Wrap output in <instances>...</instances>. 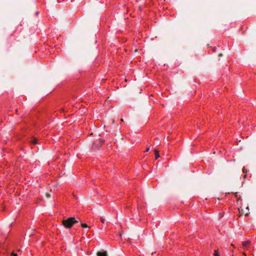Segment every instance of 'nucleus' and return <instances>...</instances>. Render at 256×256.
Returning a JSON list of instances; mask_svg holds the SVG:
<instances>
[{
    "instance_id": "1",
    "label": "nucleus",
    "mask_w": 256,
    "mask_h": 256,
    "mask_svg": "<svg viewBox=\"0 0 256 256\" xmlns=\"http://www.w3.org/2000/svg\"><path fill=\"white\" fill-rule=\"evenodd\" d=\"M77 222H78L76 220L75 218L71 217L66 220H63L62 224L66 228H70L74 224Z\"/></svg>"
},
{
    "instance_id": "9",
    "label": "nucleus",
    "mask_w": 256,
    "mask_h": 256,
    "mask_svg": "<svg viewBox=\"0 0 256 256\" xmlns=\"http://www.w3.org/2000/svg\"><path fill=\"white\" fill-rule=\"evenodd\" d=\"M150 150V148H148L146 149V150L144 151L145 152H148Z\"/></svg>"
},
{
    "instance_id": "3",
    "label": "nucleus",
    "mask_w": 256,
    "mask_h": 256,
    "mask_svg": "<svg viewBox=\"0 0 256 256\" xmlns=\"http://www.w3.org/2000/svg\"><path fill=\"white\" fill-rule=\"evenodd\" d=\"M98 256H107V252L106 251L98 252H97Z\"/></svg>"
},
{
    "instance_id": "7",
    "label": "nucleus",
    "mask_w": 256,
    "mask_h": 256,
    "mask_svg": "<svg viewBox=\"0 0 256 256\" xmlns=\"http://www.w3.org/2000/svg\"><path fill=\"white\" fill-rule=\"evenodd\" d=\"M100 220L102 222V223L104 224V222H105V219L104 218L101 217L100 218Z\"/></svg>"
},
{
    "instance_id": "5",
    "label": "nucleus",
    "mask_w": 256,
    "mask_h": 256,
    "mask_svg": "<svg viewBox=\"0 0 256 256\" xmlns=\"http://www.w3.org/2000/svg\"><path fill=\"white\" fill-rule=\"evenodd\" d=\"M214 256H220V255L219 254V252H218V250H214Z\"/></svg>"
},
{
    "instance_id": "11",
    "label": "nucleus",
    "mask_w": 256,
    "mask_h": 256,
    "mask_svg": "<svg viewBox=\"0 0 256 256\" xmlns=\"http://www.w3.org/2000/svg\"><path fill=\"white\" fill-rule=\"evenodd\" d=\"M34 144H36V140H34Z\"/></svg>"
},
{
    "instance_id": "10",
    "label": "nucleus",
    "mask_w": 256,
    "mask_h": 256,
    "mask_svg": "<svg viewBox=\"0 0 256 256\" xmlns=\"http://www.w3.org/2000/svg\"><path fill=\"white\" fill-rule=\"evenodd\" d=\"M242 170H243V172L244 173L246 170L245 169V168H244Z\"/></svg>"
},
{
    "instance_id": "2",
    "label": "nucleus",
    "mask_w": 256,
    "mask_h": 256,
    "mask_svg": "<svg viewBox=\"0 0 256 256\" xmlns=\"http://www.w3.org/2000/svg\"><path fill=\"white\" fill-rule=\"evenodd\" d=\"M250 241H244L242 242V245L244 248H246L250 246Z\"/></svg>"
},
{
    "instance_id": "12",
    "label": "nucleus",
    "mask_w": 256,
    "mask_h": 256,
    "mask_svg": "<svg viewBox=\"0 0 256 256\" xmlns=\"http://www.w3.org/2000/svg\"><path fill=\"white\" fill-rule=\"evenodd\" d=\"M38 14V12H36V15H37V14Z\"/></svg>"
},
{
    "instance_id": "4",
    "label": "nucleus",
    "mask_w": 256,
    "mask_h": 256,
    "mask_svg": "<svg viewBox=\"0 0 256 256\" xmlns=\"http://www.w3.org/2000/svg\"><path fill=\"white\" fill-rule=\"evenodd\" d=\"M155 151V159L156 160L160 157V155L158 151L156 150H154Z\"/></svg>"
},
{
    "instance_id": "6",
    "label": "nucleus",
    "mask_w": 256,
    "mask_h": 256,
    "mask_svg": "<svg viewBox=\"0 0 256 256\" xmlns=\"http://www.w3.org/2000/svg\"><path fill=\"white\" fill-rule=\"evenodd\" d=\"M81 226L83 228H86L88 227V225L86 224H82Z\"/></svg>"
},
{
    "instance_id": "8",
    "label": "nucleus",
    "mask_w": 256,
    "mask_h": 256,
    "mask_svg": "<svg viewBox=\"0 0 256 256\" xmlns=\"http://www.w3.org/2000/svg\"><path fill=\"white\" fill-rule=\"evenodd\" d=\"M12 256H18L17 254L16 253L14 252L12 253Z\"/></svg>"
}]
</instances>
